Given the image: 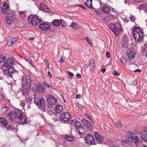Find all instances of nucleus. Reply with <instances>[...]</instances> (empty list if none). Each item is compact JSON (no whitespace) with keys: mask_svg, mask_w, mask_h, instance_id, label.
I'll return each instance as SVG.
<instances>
[{"mask_svg":"<svg viewBox=\"0 0 147 147\" xmlns=\"http://www.w3.org/2000/svg\"><path fill=\"white\" fill-rule=\"evenodd\" d=\"M76 97L77 98L80 99L81 98V95L80 94H78L76 96Z\"/></svg>","mask_w":147,"mask_h":147,"instance_id":"4d7b16f0","label":"nucleus"},{"mask_svg":"<svg viewBox=\"0 0 147 147\" xmlns=\"http://www.w3.org/2000/svg\"><path fill=\"white\" fill-rule=\"evenodd\" d=\"M85 5L88 7L92 8V1L91 0H87V1L84 3Z\"/></svg>","mask_w":147,"mask_h":147,"instance_id":"c85d7f7f","label":"nucleus"},{"mask_svg":"<svg viewBox=\"0 0 147 147\" xmlns=\"http://www.w3.org/2000/svg\"><path fill=\"white\" fill-rule=\"evenodd\" d=\"M7 130H12L13 131L15 129V128H13L11 126L9 125L7 127Z\"/></svg>","mask_w":147,"mask_h":147,"instance_id":"37998d69","label":"nucleus"},{"mask_svg":"<svg viewBox=\"0 0 147 147\" xmlns=\"http://www.w3.org/2000/svg\"><path fill=\"white\" fill-rule=\"evenodd\" d=\"M20 105L22 108H24L25 106V103L24 101L21 100L20 101Z\"/></svg>","mask_w":147,"mask_h":147,"instance_id":"a19ab883","label":"nucleus"},{"mask_svg":"<svg viewBox=\"0 0 147 147\" xmlns=\"http://www.w3.org/2000/svg\"><path fill=\"white\" fill-rule=\"evenodd\" d=\"M129 141L128 139H125L122 140L121 141V144L123 146H126L129 143Z\"/></svg>","mask_w":147,"mask_h":147,"instance_id":"473e14b6","label":"nucleus"},{"mask_svg":"<svg viewBox=\"0 0 147 147\" xmlns=\"http://www.w3.org/2000/svg\"><path fill=\"white\" fill-rule=\"evenodd\" d=\"M8 10V5L7 3L4 4L2 7V12L4 13H6Z\"/></svg>","mask_w":147,"mask_h":147,"instance_id":"b1692460","label":"nucleus"},{"mask_svg":"<svg viewBox=\"0 0 147 147\" xmlns=\"http://www.w3.org/2000/svg\"><path fill=\"white\" fill-rule=\"evenodd\" d=\"M95 61L93 59H91L90 61V64L89 65L90 69V71L92 72L94 71L95 69Z\"/></svg>","mask_w":147,"mask_h":147,"instance_id":"aec40b11","label":"nucleus"},{"mask_svg":"<svg viewBox=\"0 0 147 147\" xmlns=\"http://www.w3.org/2000/svg\"><path fill=\"white\" fill-rule=\"evenodd\" d=\"M13 13L12 11L11 12H9L7 13V15L6 16H8L9 17L13 18Z\"/></svg>","mask_w":147,"mask_h":147,"instance_id":"79ce46f5","label":"nucleus"},{"mask_svg":"<svg viewBox=\"0 0 147 147\" xmlns=\"http://www.w3.org/2000/svg\"><path fill=\"white\" fill-rule=\"evenodd\" d=\"M147 50V44L146 43H142L141 44V51L143 52Z\"/></svg>","mask_w":147,"mask_h":147,"instance_id":"c756f323","label":"nucleus"},{"mask_svg":"<svg viewBox=\"0 0 147 147\" xmlns=\"http://www.w3.org/2000/svg\"><path fill=\"white\" fill-rule=\"evenodd\" d=\"M65 138L67 140L70 142H72L74 140V138L71 136H66Z\"/></svg>","mask_w":147,"mask_h":147,"instance_id":"2f4dec72","label":"nucleus"},{"mask_svg":"<svg viewBox=\"0 0 147 147\" xmlns=\"http://www.w3.org/2000/svg\"><path fill=\"white\" fill-rule=\"evenodd\" d=\"M52 24L56 26H59L62 23V21L60 20H55L53 21Z\"/></svg>","mask_w":147,"mask_h":147,"instance_id":"5701e85b","label":"nucleus"},{"mask_svg":"<svg viewBox=\"0 0 147 147\" xmlns=\"http://www.w3.org/2000/svg\"><path fill=\"white\" fill-rule=\"evenodd\" d=\"M113 74L115 76H119V74H118V72L115 70V72L113 73Z\"/></svg>","mask_w":147,"mask_h":147,"instance_id":"13d9d810","label":"nucleus"},{"mask_svg":"<svg viewBox=\"0 0 147 147\" xmlns=\"http://www.w3.org/2000/svg\"><path fill=\"white\" fill-rule=\"evenodd\" d=\"M67 72L69 75L70 77L72 78L74 76V75L73 73H71L70 71H68Z\"/></svg>","mask_w":147,"mask_h":147,"instance_id":"8fccbe9b","label":"nucleus"},{"mask_svg":"<svg viewBox=\"0 0 147 147\" xmlns=\"http://www.w3.org/2000/svg\"><path fill=\"white\" fill-rule=\"evenodd\" d=\"M36 90L37 92L40 94H43L45 91V87L40 83L36 84Z\"/></svg>","mask_w":147,"mask_h":147,"instance_id":"f8f14e48","label":"nucleus"},{"mask_svg":"<svg viewBox=\"0 0 147 147\" xmlns=\"http://www.w3.org/2000/svg\"><path fill=\"white\" fill-rule=\"evenodd\" d=\"M7 110V108L6 107H3L1 109V111L2 112L4 113Z\"/></svg>","mask_w":147,"mask_h":147,"instance_id":"49530a36","label":"nucleus"},{"mask_svg":"<svg viewBox=\"0 0 147 147\" xmlns=\"http://www.w3.org/2000/svg\"><path fill=\"white\" fill-rule=\"evenodd\" d=\"M110 147H119V146L115 145H111Z\"/></svg>","mask_w":147,"mask_h":147,"instance_id":"774afa93","label":"nucleus"},{"mask_svg":"<svg viewBox=\"0 0 147 147\" xmlns=\"http://www.w3.org/2000/svg\"><path fill=\"white\" fill-rule=\"evenodd\" d=\"M6 59V57L3 55H0V63L3 62Z\"/></svg>","mask_w":147,"mask_h":147,"instance_id":"e433bc0d","label":"nucleus"},{"mask_svg":"<svg viewBox=\"0 0 147 147\" xmlns=\"http://www.w3.org/2000/svg\"><path fill=\"white\" fill-rule=\"evenodd\" d=\"M0 122L1 123L2 125L4 126H5L8 124L7 120L4 117H0Z\"/></svg>","mask_w":147,"mask_h":147,"instance_id":"a878e982","label":"nucleus"},{"mask_svg":"<svg viewBox=\"0 0 147 147\" xmlns=\"http://www.w3.org/2000/svg\"><path fill=\"white\" fill-rule=\"evenodd\" d=\"M85 140L86 143L89 144H96L95 140L92 135L90 134H88L85 137Z\"/></svg>","mask_w":147,"mask_h":147,"instance_id":"6e6552de","label":"nucleus"},{"mask_svg":"<svg viewBox=\"0 0 147 147\" xmlns=\"http://www.w3.org/2000/svg\"><path fill=\"white\" fill-rule=\"evenodd\" d=\"M60 62L61 63H63L64 61V60L63 59V57H61L60 59Z\"/></svg>","mask_w":147,"mask_h":147,"instance_id":"680f3d73","label":"nucleus"},{"mask_svg":"<svg viewBox=\"0 0 147 147\" xmlns=\"http://www.w3.org/2000/svg\"><path fill=\"white\" fill-rule=\"evenodd\" d=\"M135 55V53L130 50H129L128 51L127 55L129 60H131L134 58Z\"/></svg>","mask_w":147,"mask_h":147,"instance_id":"a211bd4d","label":"nucleus"},{"mask_svg":"<svg viewBox=\"0 0 147 147\" xmlns=\"http://www.w3.org/2000/svg\"><path fill=\"white\" fill-rule=\"evenodd\" d=\"M44 62L46 65L47 67L48 68H49V62H48L47 60H45Z\"/></svg>","mask_w":147,"mask_h":147,"instance_id":"3c124183","label":"nucleus"},{"mask_svg":"<svg viewBox=\"0 0 147 147\" xmlns=\"http://www.w3.org/2000/svg\"><path fill=\"white\" fill-rule=\"evenodd\" d=\"M85 125L89 131L92 130L93 126L89 121H88Z\"/></svg>","mask_w":147,"mask_h":147,"instance_id":"7c9ffc66","label":"nucleus"},{"mask_svg":"<svg viewBox=\"0 0 147 147\" xmlns=\"http://www.w3.org/2000/svg\"><path fill=\"white\" fill-rule=\"evenodd\" d=\"M16 72V70L13 67H11L4 71V74L8 77H12V74Z\"/></svg>","mask_w":147,"mask_h":147,"instance_id":"9b49d317","label":"nucleus"},{"mask_svg":"<svg viewBox=\"0 0 147 147\" xmlns=\"http://www.w3.org/2000/svg\"><path fill=\"white\" fill-rule=\"evenodd\" d=\"M116 127L118 128H120L122 127V124L120 122H118L115 124Z\"/></svg>","mask_w":147,"mask_h":147,"instance_id":"4c0bfd02","label":"nucleus"},{"mask_svg":"<svg viewBox=\"0 0 147 147\" xmlns=\"http://www.w3.org/2000/svg\"><path fill=\"white\" fill-rule=\"evenodd\" d=\"M69 26L75 30H76L77 29L76 23L75 22H72L71 24Z\"/></svg>","mask_w":147,"mask_h":147,"instance_id":"f704fd0d","label":"nucleus"},{"mask_svg":"<svg viewBox=\"0 0 147 147\" xmlns=\"http://www.w3.org/2000/svg\"><path fill=\"white\" fill-rule=\"evenodd\" d=\"M39 9H40L46 12H50L51 11V9L49 7L44 5L43 2H41L39 6Z\"/></svg>","mask_w":147,"mask_h":147,"instance_id":"2eb2a0df","label":"nucleus"},{"mask_svg":"<svg viewBox=\"0 0 147 147\" xmlns=\"http://www.w3.org/2000/svg\"><path fill=\"white\" fill-rule=\"evenodd\" d=\"M76 77L78 78H80L81 77V75L80 74H78L77 75Z\"/></svg>","mask_w":147,"mask_h":147,"instance_id":"0e129e2a","label":"nucleus"},{"mask_svg":"<svg viewBox=\"0 0 147 147\" xmlns=\"http://www.w3.org/2000/svg\"><path fill=\"white\" fill-rule=\"evenodd\" d=\"M34 104L37 105L39 108H41L43 111H45L46 106L44 99L42 98L38 99L36 94H34Z\"/></svg>","mask_w":147,"mask_h":147,"instance_id":"7ed1b4c3","label":"nucleus"},{"mask_svg":"<svg viewBox=\"0 0 147 147\" xmlns=\"http://www.w3.org/2000/svg\"><path fill=\"white\" fill-rule=\"evenodd\" d=\"M63 109V106L60 105H57L55 110L57 113H60Z\"/></svg>","mask_w":147,"mask_h":147,"instance_id":"393cba45","label":"nucleus"},{"mask_svg":"<svg viewBox=\"0 0 147 147\" xmlns=\"http://www.w3.org/2000/svg\"><path fill=\"white\" fill-rule=\"evenodd\" d=\"M48 75L49 77H50L51 78H52V75L50 71H49L48 72Z\"/></svg>","mask_w":147,"mask_h":147,"instance_id":"bf43d9fd","label":"nucleus"},{"mask_svg":"<svg viewBox=\"0 0 147 147\" xmlns=\"http://www.w3.org/2000/svg\"><path fill=\"white\" fill-rule=\"evenodd\" d=\"M14 62L13 59L11 57H9L5 61V62L3 64V66L6 68L11 66Z\"/></svg>","mask_w":147,"mask_h":147,"instance_id":"9d476101","label":"nucleus"},{"mask_svg":"<svg viewBox=\"0 0 147 147\" xmlns=\"http://www.w3.org/2000/svg\"><path fill=\"white\" fill-rule=\"evenodd\" d=\"M60 119L64 121H68L71 118V116L67 112L62 113L60 116Z\"/></svg>","mask_w":147,"mask_h":147,"instance_id":"1a4fd4ad","label":"nucleus"},{"mask_svg":"<svg viewBox=\"0 0 147 147\" xmlns=\"http://www.w3.org/2000/svg\"><path fill=\"white\" fill-rule=\"evenodd\" d=\"M25 91H22V95L25 96L28 93V90L29 89H27Z\"/></svg>","mask_w":147,"mask_h":147,"instance_id":"a18cd8bd","label":"nucleus"},{"mask_svg":"<svg viewBox=\"0 0 147 147\" xmlns=\"http://www.w3.org/2000/svg\"><path fill=\"white\" fill-rule=\"evenodd\" d=\"M137 84V81L136 80H134L131 83V84L134 86H136Z\"/></svg>","mask_w":147,"mask_h":147,"instance_id":"de8ad7c7","label":"nucleus"},{"mask_svg":"<svg viewBox=\"0 0 147 147\" xmlns=\"http://www.w3.org/2000/svg\"><path fill=\"white\" fill-rule=\"evenodd\" d=\"M140 135L142 139L147 141V128H146L140 133Z\"/></svg>","mask_w":147,"mask_h":147,"instance_id":"f3484780","label":"nucleus"},{"mask_svg":"<svg viewBox=\"0 0 147 147\" xmlns=\"http://www.w3.org/2000/svg\"><path fill=\"white\" fill-rule=\"evenodd\" d=\"M47 101L49 105H53L56 103L57 100L53 96L49 95L47 96Z\"/></svg>","mask_w":147,"mask_h":147,"instance_id":"ddd939ff","label":"nucleus"},{"mask_svg":"<svg viewBox=\"0 0 147 147\" xmlns=\"http://www.w3.org/2000/svg\"><path fill=\"white\" fill-rule=\"evenodd\" d=\"M121 45L122 47L124 48L127 47L128 45V41L125 39H123L121 42Z\"/></svg>","mask_w":147,"mask_h":147,"instance_id":"bb28decb","label":"nucleus"},{"mask_svg":"<svg viewBox=\"0 0 147 147\" xmlns=\"http://www.w3.org/2000/svg\"><path fill=\"white\" fill-rule=\"evenodd\" d=\"M106 56L108 58H109L110 57V53L108 51H107L106 52Z\"/></svg>","mask_w":147,"mask_h":147,"instance_id":"864d4df0","label":"nucleus"},{"mask_svg":"<svg viewBox=\"0 0 147 147\" xmlns=\"http://www.w3.org/2000/svg\"><path fill=\"white\" fill-rule=\"evenodd\" d=\"M28 61L29 63L30 64H31V65H32V63L30 59H28Z\"/></svg>","mask_w":147,"mask_h":147,"instance_id":"69168bd1","label":"nucleus"},{"mask_svg":"<svg viewBox=\"0 0 147 147\" xmlns=\"http://www.w3.org/2000/svg\"><path fill=\"white\" fill-rule=\"evenodd\" d=\"M77 5L78 6H80L81 8H82L83 9H85L86 7L84 6H83L82 5Z\"/></svg>","mask_w":147,"mask_h":147,"instance_id":"052dcab7","label":"nucleus"},{"mask_svg":"<svg viewBox=\"0 0 147 147\" xmlns=\"http://www.w3.org/2000/svg\"><path fill=\"white\" fill-rule=\"evenodd\" d=\"M85 39L88 44H91L92 43L91 40L89 39L88 38V37H86Z\"/></svg>","mask_w":147,"mask_h":147,"instance_id":"09e8293b","label":"nucleus"},{"mask_svg":"<svg viewBox=\"0 0 147 147\" xmlns=\"http://www.w3.org/2000/svg\"><path fill=\"white\" fill-rule=\"evenodd\" d=\"M144 0H135V1L136 3L141 2Z\"/></svg>","mask_w":147,"mask_h":147,"instance_id":"e2e57ef3","label":"nucleus"},{"mask_svg":"<svg viewBox=\"0 0 147 147\" xmlns=\"http://www.w3.org/2000/svg\"><path fill=\"white\" fill-rule=\"evenodd\" d=\"M109 28L115 34L116 36H118L119 30L118 28L115 24H110L109 25Z\"/></svg>","mask_w":147,"mask_h":147,"instance_id":"4468645a","label":"nucleus"},{"mask_svg":"<svg viewBox=\"0 0 147 147\" xmlns=\"http://www.w3.org/2000/svg\"><path fill=\"white\" fill-rule=\"evenodd\" d=\"M28 21L29 23L33 25L39 24L41 22V20L38 17L35 15H31L30 16L28 17Z\"/></svg>","mask_w":147,"mask_h":147,"instance_id":"423d86ee","label":"nucleus"},{"mask_svg":"<svg viewBox=\"0 0 147 147\" xmlns=\"http://www.w3.org/2000/svg\"><path fill=\"white\" fill-rule=\"evenodd\" d=\"M7 115L10 119L23 121L20 123L23 125L26 124L28 123L27 118L26 117H24L22 115V111L18 109H16L13 111L10 112Z\"/></svg>","mask_w":147,"mask_h":147,"instance_id":"f257e3e1","label":"nucleus"},{"mask_svg":"<svg viewBox=\"0 0 147 147\" xmlns=\"http://www.w3.org/2000/svg\"><path fill=\"white\" fill-rule=\"evenodd\" d=\"M25 100L27 102H30L32 101V99L29 98H28L26 97Z\"/></svg>","mask_w":147,"mask_h":147,"instance_id":"603ef678","label":"nucleus"},{"mask_svg":"<svg viewBox=\"0 0 147 147\" xmlns=\"http://www.w3.org/2000/svg\"><path fill=\"white\" fill-rule=\"evenodd\" d=\"M43 83L44 85H45L47 87L51 89H52L53 88V87L49 85L48 83H45L44 82H43Z\"/></svg>","mask_w":147,"mask_h":147,"instance_id":"ea45409f","label":"nucleus"},{"mask_svg":"<svg viewBox=\"0 0 147 147\" xmlns=\"http://www.w3.org/2000/svg\"><path fill=\"white\" fill-rule=\"evenodd\" d=\"M19 37H12L8 41L7 44L9 46H11L15 44L17 40L18 39Z\"/></svg>","mask_w":147,"mask_h":147,"instance_id":"6ab92c4d","label":"nucleus"},{"mask_svg":"<svg viewBox=\"0 0 147 147\" xmlns=\"http://www.w3.org/2000/svg\"><path fill=\"white\" fill-rule=\"evenodd\" d=\"M134 38L136 42L139 43L144 39L143 32L140 28H135L133 31Z\"/></svg>","mask_w":147,"mask_h":147,"instance_id":"f03ea898","label":"nucleus"},{"mask_svg":"<svg viewBox=\"0 0 147 147\" xmlns=\"http://www.w3.org/2000/svg\"><path fill=\"white\" fill-rule=\"evenodd\" d=\"M22 81L23 88L25 89H29L31 84V79L30 76L24 75L22 78Z\"/></svg>","mask_w":147,"mask_h":147,"instance_id":"20e7f679","label":"nucleus"},{"mask_svg":"<svg viewBox=\"0 0 147 147\" xmlns=\"http://www.w3.org/2000/svg\"><path fill=\"white\" fill-rule=\"evenodd\" d=\"M126 137L134 143L137 142L139 140L138 137L136 134L134 132H127L126 135Z\"/></svg>","mask_w":147,"mask_h":147,"instance_id":"0eeeda50","label":"nucleus"},{"mask_svg":"<svg viewBox=\"0 0 147 147\" xmlns=\"http://www.w3.org/2000/svg\"><path fill=\"white\" fill-rule=\"evenodd\" d=\"M78 107L81 109V110H83L84 109V107L82 105H78Z\"/></svg>","mask_w":147,"mask_h":147,"instance_id":"5fc2aeb1","label":"nucleus"},{"mask_svg":"<svg viewBox=\"0 0 147 147\" xmlns=\"http://www.w3.org/2000/svg\"><path fill=\"white\" fill-rule=\"evenodd\" d=\"M71 125L72 126H74L76 129L82 128V132H80V131H79L78 132L80 136H81V134H82L83 133L85 132V131L82 130V126L80 123L76 119L71 120Z\"/></svg>","mask_w":147,"mask_h":147,"instance_id":"39448f33","label":"nucleus"},{"mask_svg":"<svg viewBox=\"0 0 147 147\" xmlns=\"http://www.w3.org/2000/svg\"><path fill=\"white\" fill-rule=\"evenodd\" d=\"M101 9L104 13H108L110 11V8L106 5H103Z\"/></svg>","mask_w":147,"mask_h":147,"instance_id":"4be33fe9","label":"nucleus"},{"mask_svg":"<svg viewBox=\"0 0 147 147\" xmlns=\"http://www.w3.org/2000/svg\"><path fill=\"white\" fill-rule=\"evenodd\" d=\"M6 22L8 24H12L14 20V18L9 17L8 16H6Z\"/></svg>","mask_w":147,"mask_h":147,"instance_id":"cd10ccee","label":"nucleus"},{"mask_svg":"<svg viewBox=\"0 0 147 147\" xmlns=\"http://www.w3.org/2000/svg\"><path fill=\"white\" fill-rule=\"evenodd\" d=\"M138 8L140 9H144V8L147 9L146 6V4L145 3H143L141 4L139 6Z\"/></svg>","mask_w":147,"mask_h":147,"instance_id":"c9c22d12","label":"nucleus"},{"mask_svg":"<svg viewBox=\"0 0 147 147\" xmlns=\"http://www.w3.org/2000/svg\"><path fill=\"white\" fill-rule=\"evenodd\" d=\"M94 135L98 143L99 144H101L102 142V137L97 132H94Z\"/></svg>","mask_w":147,"mask_h":147,"instance_id":"dca6fc26","label":"nucleus"},{"mask_svg":"<svg viewBox=\"0 0 147 147\" xmlns=\"http://www.w3.org/2000/svg\"><path fill=\"white\" fill-rule=\"evenodd\" d=\"M88 121L86 119H85L83 118L82 120V122L85 125L87 123Z\"/></svg>","mask_w":147,"mask_h":147,"instance_id":"c03bdc74","label":"nucleus"},{"mask_svg":"<svg viewBox=\"0 0 147 147\" xmlns=\"http://www.w3.org/2000/svg\"><path fill=\"white\" fill-rule=\"evenodd\" d=\"M39 27L42 30L46 31L49 29L50 26L47 23H43L40 25Z\"/></svg>","mask_w":147,"mask_h":147,"instance_id":"412c9836","label":"nucleus"},{"mask_svg":"<svg viewBox=\"0 0 147 147\" xmlns=\"http://www.w3.org/2000/svg\"><path fill=\"white\" fill-rule=\"evenodd\" d=\"M19 13L20 15H24L25 14V11H19Z\"/></svg>","mask_w":147,"mask_h":147,"instance_id":"6e6d98bb","label":"nucleus"},{"mask_svg":"<svg viewBox=\"0 0 147 147\" xmlns=\"http://www.w3.org/2000/svg\"><path fill=\"white\" fill-rule=\"evenodd\" d=\"M106 69L105 68H104L102 69L101 70V72L103 73H104L106 71Z\"/></svg>","mask_w":147,"mask_h":147,"instance_id":"338daca9","label":"nucleus"},{"mask_svg":"<svg viewBox=\"0 0 147 147\" xmlns=\"http://www.w3.org/2000/svg\"><path fill=\"white\" fill-rule=\"evenodd\" d=\"M121 62L123 65H127V64L126 59L123 57H122L120 59Z\"/></svg>","mask_w":147,"mask_h":147,"instance_id":"72a5a7b5","label":"nucleus"},{"mask_svg":"<svg viewBox=\"0 0 147 147\" xmlns=\"http://www.w3.org/2000/svg\"><path fill=\"white\" fill-rule=\"evenodd\" d=\"M129 19L130 21L133 22H134L136 19V17L134 16L131 15L129 17Z\"/></svg>","mask_w":147,"mask_h":147,"instance_id":"58836bf2","label":"nucleus"}]
</instances>
